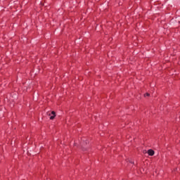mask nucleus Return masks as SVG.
Masks as SVG:
<instances>
[{
  "label": "nucleus",
  "instance_id": "nucleus-5",
  "mask_svg": "<svg viewBox=\"0 0 180 180\" xmlns=\"http://www.w3.org/2000/svg\"><path fill=\"white\" fill-rule=\"evenodd\" d=\"M41 5L42 6H44V4L41 3Z\"/></svg>",
  "mask_w": 180,
  "mask_h": 180
},
{
  "label": "nucleus",
  "instance_id": "nucleus-9",
  "mask_svg": "<svg viewBox=\"0 0 180 180\" xmlns=\"http://www.w3.org/2000/svg\"><path fill=\"white\" fill-rule=\"evenodd\" d=\"M74 146H77V143H74Z\"/></svg>",
  "mask_w": 180,
  "mask_h": 180
},
{
  "label": "nucleus",
  "instance_id": "nucleus-2",
  "mask_svg": "<svg viewBox=\"0 0 180 180\" xmlns=\"http://www.w3.org/2000/svg\"><path fill=\"white\" fill-rule=\"evenodd\" d=\"M148 155L153 156V155H154L155 152H154V150H153V149H149L148 150Z\"/></svg>",
  "mask_w": 180,
  "mask_h": 180
},
{
  "label": "nucleus",
  "instance_id": "nucleus-10",
  "mask_svg": "<svg viewBox=\"0 0 180 180\" xmlns=\"http://www.w3.org/2000/svg\"><path fill=\"white\" fill-rule=\"evenodd\" d=\"M142 171H144V169H143V170Z\"/></svg>",
  "mask_w": 180,
  "mask_h": 180
},
{
  "label": "nucleus",
  "instance_id": "nucleus-3",
  "mask_svg": "<svg viewBox=\"0 0 180 180\" xmlns=\"http://www.w3.org/2000/svg\"><path fill=\"white\" fill-rule=\"evenodd\" d=\"M51 115H53L52 116L50 117L51 120H53L56 117V112L54 111H51Z\"/></svg>",
  "mask_w": 180,
  "mask_h": 180
},
{
  "label": "nucleus",
  "instance_id": "nucleus-6",
  "mask_svg": "<svg viewBox=\"0 0 180 180\" xmlns=\"http://www.w3.org/2000/svg\"><path fill=\"white\" fill-rule=\"evenodd\" d=\"M143 153L146 154L147 153V150H143Z\"/></svg>",
  "mask_w": 180,
  "mask_h": 180
},
{
  "label": "nucleus",
  "instance_id": "nucleus-8",
  "mask_svg": "<svg viewBox=\"0 0 180 180\" xmlns=\"http://www.w3.org/2000/svg\"><path fill=\"white\" fill-rule=\"evenodd\" d=\"M48 115L51 116V113L48 114Z\"/></svg>",
  "mask_w": 180,
  "mask_h": 180
},
{
  "label": "nucleus",
  "instance_id": "nucleus-7",
  "mask_svg": "<svg viewBox=\"0 0 180 180\" xmlns=\"http://www.w3.org/2000/svg\"><path fill=\"white\" fill-rule=\"evenodd\" d=\"M129 162H131V164H134V162H130V161H129Z\"/></svg>",
  "mask_w": 180,
  "mask_h": 180
},
{
  "label": "nucleus",
  "instance_id": "nucleus-1",
  "mask_svg": "<svg viewBox=\"0 0 180 180\" xmlns=\"http://www.w3.org/2000/svg\"><path fill=\"white\" fill-rule=\"evenodd\" d=\"M86 144H88V141H86L85 144L81 146V149L83 151H88V147H86Z\"/></svg>",
  "mask_w": 180,
  "mask_h": 180
},
{
  "label": "nucleus",
  "instance_id": "nucleus-11",
  "mask_svg": "<svg viewBox=\"0 0 180 180\" xmlns=\"http://www.w3.org/2000/svg\"><path fill=\"white\" fill-rule=\"evenodd\" d=\"M142 171H144V169H143V170Z\"/></svg>",
  "mask_w": 180,
  "mask_h": 180
},
{
  "label": "nucleus",
  "instance_id": "nucleus-4",
  "mask_svg": "<svg viewBox=\"0 0 180 180\" xmlns=\"http://www.w3.org/2000/svg\"><path fill=\"white\" fill-rule=\"evenodd\" d=\"M146 96H150V94H148V93H146V94H144V96H146Z\"/></svg>",
  "mask_w": 180,
  "mask_h": 180
}]
</instances>
